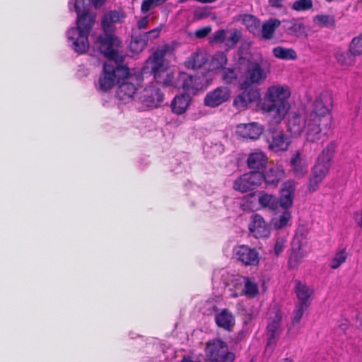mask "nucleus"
<instances>
[{"label": "nucleus", "instance_id": "2f4dec72", "mask_svg": "<svg viewBox=\"0 0 362 362\" xmlns=\"http://www.w3.org/2000/svg\"><path fill=\"white\" fill-rule=\"evenodd\" d=\"M274 56L282 60H296L298 57L296 52L293 48L277 46L273 48Z\"/></svg>", "mask_w": 362, "mask_h": 362}, {"label": "nucleus", "instance_id": "e433bc0d", "mask_svg": "<svg viewBox=\"0 0 362 362\" xmlns=\"http://www.w3.org/2000/svg\"><path fill=\"white\" fill-rule=\"evenodd\" d=\"M147 43L146 42L145 40H144L143 37L139 35L132 37L129 45V48L133 53L139 54L144 49Z\"/></svg>", "mask_w": 362, "mask_h": 362}, {"label": "nucleus", "instance_id": "49530a36", "mask_svg": "<svg viewBox=\"0 0 362 362\" xmlns=\"http://www.w3.org/2000/svg\"><path fill=\"white\" fill-rule=\"evenodd\" d=\"M244 293L250 297H255L258 293V287L256 283L245 278Z\"/></svg>", "mask_w": 362, "mask_h": 362}, {"label": "nucleus", "instance_id": "f8f14e48", "mask_svg": "<svg viewBox=\"0 0 362 362\" xmlns=\"http://www.w3.org/2000/svg\"><path fill=\"white\" fill-rule=\"evenodd\" d=\"M235 259L245 266H255L259 263V253L247 245H238L233 249Z\"/></svg>", "mask_w": 362, "mask_h": 362}, {"label": "nucleus", "instance_id": "de8ad7c7", "mask_svg": "<svg viewBox=\"0 0 362 362\" xmlns=\"http://www.w3.org/2000/svg\"><path fill=\"white\" fill-rule=\"evenodd\" d=\"M247 94L242 92L233 100V105L238 110L245 109L250 103V99L247 98Z\"/></svg>", "mask_w": 362, "mask_h": 362}, {"label": "nucleus", "instance_id": "4d7b16f0", "mask_svg": "<svg viewBox=\"0 0 362 362\" xmlns=\"http://www.w3.org/2000/svg\"><path fill=\"white\" fill-rule=\"evenodd\" d=\"M149 16H146L139 19L137 22V28L139 30L146 29L149 23Z\"/></svg>", "mask_w": 362, "mask_h": 362}, {"label": "nucleus", "instance_id": "6ab92c4d", "mask_svg": "<svg viewBox=\"0 0 362 362\" xmlns=\"http://www.w3.org/2000/svg\"><path fill=\"white\" fill-rule=\"evenodd\" d=\"M263 180L267 185L276 187L285 177V172L281 166L275 165L262 174Z\"/></svg>", "mask_w": 362, "mask_h": 362}, {"label": "nucleus", "instance_id": "774afa93", "mask_svg": "<svg viewBox=\"0 0 362 362\" xmlns=\"http://www.w3.org/2000/svg\"><path fill=\"white\" fill-rule=\"evenodd\" d=\"M362 228V227H361Z\"/></svg>", "mask_w": 362, "mask_h": 362}, {"label": "nucleus", "instance_id": "f257e3e1", "mask_svg": "<svg viewBox=\"0 0 362 362\" xmlns=\"http://www.w3.org/2000/svg\"><path fill=\"white\" fill-rule=\"evenodd\" d=\"M332 99L328 92L321 93L313 103L312 112L305 119V139L307 142L315 143L322 137L323 127L331 124L330 107Z\"/></svg>", "mask_w": 362, "mask_h": 362}, {"label": "nucleus", "instance_id": "58836bf2", "mask_svg": "<svg viewBox=\"0 0 362 362\" xmlns=\"http://www.w3.org/2000/svg\"><path fill=\"white\" fill-rule=\"evenodd\" d=\"M291 218V212L288 209H284V212L277 218H274V226L276 229H281L285 227Z\"/></svg>", "mask_w": 362, "mask_h": 362}, {"label": "nucleus", "instance_id": "9b49d317", "mask_svg": "<svg viewBox=\"0 0 362 362\" xmlns=\"http://www.w3.org/2000/svg\"><path fill=\"white\" fill-rule=\"evenodd\" d=\"M136 97L147 107H158L163 100V94L155 86L146 87Z\"/></svg>", "mask_w": 362, "mask_h": 362}, {"label": "nucleus", "instance_id": "9d476101", "mask_svg": "<svg viewBox=\"0 0 362 362\" xmlns=\"http://www.w3.org/2000/svg\"><path fill=\"white\" fill-rule=\"evenodd\" d=\"M171 51L169 45L165 44L157 48L146 62V68L151 69L153 74L168 67L165 64V57Z\"/></svg>", "mask_w": 362, "mask_h": 362}, {"label": "nucleus", "instance_id": "0eeeda50", "mask_svg": "<svg viewBox=\"0 0 362 362\" xmlns=\"http://www.w3.org/2000/svg\"><path fill=\"white\" fill-rule=\"evenodd\" d=\"M270 72L271 64L267 59L249 62L243 75L245 80L240 83L241 88L247 89L252 85L263 83Z\"/></svg>", "mask_w": 362, "mask_h": 362}, {"label": "nucleus", "instance_id": "4c0bfd02", "mask_svg": "<svg viewBox=\"0 0 362 362\" xmlns=\"http://www.w3.org/2000/svg\"><path fill=\"white\" fill-rule=\"evenodd\" d=\"M346 258L347 253L346 249H341L337 251L334 257L330 260L329 267L333 269H336L345 262Z\"/></svg>", "mask_w": 362, "mask_h": 362}, {"label": "nucleus", "instance_id": "79ce46f5", "mask_svg": "<svg viewBox=\"0 0 362 362\" xmlns=\"http://www.w3.org/2000/svg\"><path fill=\"white\" fill-rule=\"evenodd\" d=\"M204 315H211L218 310L216 300L214 298H209L204 301L201 307Z\"/></svg>", "mask_w": 362, "mask_h": 362}, {"label": "nucleus", "instance_id": "bb28decb", "mask_svg": "<svg viewBox=\"0 0 362 362\" xmlns=\"http://www.w3.org/2000/svg\"><path fill=\"white\" fill-rule=\"evenodd\" d=\"M190 101L189 94L176 95L171 103L173 112L176 115H181L185 112Z\"/></svg>", "mask_w": 362, "mask_h": 362}, {"label": "nucleus", "instance_id": "bf43d9fd", "mask_svg": "<svg viewBox=\"0 0 362 362\" xmlns=\"http://www.w3.org/2000/svg\"><path fill=\"white\" fill-rule=\"evenodd\" d=\"M106 0H94L93 4L95 8L100 7L105 1Z\"/></svg>", "mask_w": 362, "mask_h": 362}, {"label": "nucleus", "instance_id": "412c9836", "mask_svg": "<svg viewBox=\"0 0 362 362\" xmlns=\"http://www.w3.org/2000/svg\"><path fill=\"white\" fill-rule=\"evenodd\" d=\"M267 163V157L264 153L260 151H255L249 154L247 159V167L253 170V172H259L265 168Z\"/></svg>", "mask_w": 362, "mask_h": 362}, {"label": "nucleus", "instance_id": "4be33fe9", "mask_svg": "<svg viewBox=\"0 0 362 362\" xmlns=\"http://www.w3.org/2000/svg\"><path fill=\"white\" fill-rule=\"evenodd\" d=\"M268 141L269 143V147L274 151H284L287 148V139L281 131L277 129L270 131Z\"/></svg>", "mask_w": 362, "mask_h": 362}, {"label": "nucleus", "instance_id": "864d4df0", "mask_svg": "<svg viewBox=\"0 0 362 362\" xmlns=\"http://www.w3.org/2000/svg\"><path fill=\"white\" fill-rule=\"evenodd\" d=\"M286 239L284 237H278L276 239L274 245V252L276 255H279L285 247Z\"/></svg>", "mask_w": 362, "mask_h": 362}, {"label": "nucleus", "instance_id": "c9c22d12", "mask_svg": "<svg viewBox=\"0 0 362 362\" xmlns=\"http://www.w3.org/2000/svg\"><path fill=\"white\" fill-rule=\"evenodd\" d=\"M314 22L321 27L334 28L335 18L330 15H317L314 17Z\"/></svg>", "mask_w": 362, "mask_h": 362}, {"label": "nucleus", "instance_id": "f704fd0d", "mask_svg": "<svg viewBox=\"0 0 362 362\" xmlns=\"http://www.w3.org/2000/svg\"><path fill=\"white\" fill-rule=\"evenodd\" d=\"M356 55L354 54L351 52H341L338 51L336 53V59L337 62L345 67L352 66L355 63V57Z\"/></svg>", "mask_w": 362, "mask_h": 362}, {"label": "nucleus", "instance_id": "13d9d810", "mask_svg": "<svg viewBox=\"0 0 362 362\" xmlns=\"http://www.w3.org/2000/svg\"><path fill=\"white\" fill-rule=\"evenodd\" d=\"M285 0H268L270 6L276 8H281Z\"/></svg>", "mask_w": 362, "mask_h": 362}, {"label": "nucleus", "instance_id": "cd10ccee", "mask_svg": "<svg viewBox=\"0 0 362 362\" xmlns=\"http://www.w3.org/2000/svg\"><path fill=\"white\" fill-rule=\"evenodd\" d=\"M258 203L263 208H268L271 211H276L279 207V199L271 194L264 191L258 193Z\"/></svg>", "mask_w": 362, "mask_h": 362}, {"label": "nucleus", "instance_id": "4468645a", "mask_svg": "<svg viewBox=\"0 0 362 362\" xmlns=\"http://www.w3.org/2000/svg\"><path fill=\"white\" fill-rule=\"evenodd\" d=\"M249 230L256 238H267L271 233L269 224L258 214L252 215Z\"/></svg>", "mask_w": 362, "mask_h": 362}, {"label": "nucleus", "instance_id": "5fc2aeb1", "mask_svg": "<svg viewBox=\"0 0 362 362\" xmlns=\"http://www.w3.org/2000/svg\"><path fill=\"white\" fill-rule=\"evenodd\" d=\"M244 93L247 94V98L250 99V103L256 102L259 100L260 95L257 90L250 89L247 90L245 89Z\"/></svg>", "mask_w": 362, "mask_h": 362}, {"label": "nucleus", "instance_id": "09e8293b", "mask_svg": "<svg viewBox=\"0 0 362 362\" xmlns=\"http://www.w3.org/2000/svg\"><path fill=\"white\" fill-rule=\"evenodd\" d=\"M242 37V32L240 30H233L230 35L226 38L225 45L229 48L234 47Z\"/></svg>", "mask_w": 362, "mask_h": 362}, {"label": "nucleus", "instance_id": "473e14b6", "mask_svg": "<svg viewBox=\"0 0 362 362\" xmlns=\"http://www.w3.org/2000/svg\"><path fill=\"white\" fill-rule=\"evenodd\" d=\"M242 22L253 35H256L260 33V21L254 16L250 14L244 15Z\"/></svg>", "mask_w": 362, "mask_h": 362}, {"label": "nucleus", "instance_id": "a19ab883", "mask_svg": "<svg viewBox=\"0 0 362 362\" xmlns=\"http://www.w3.org/2000/svg\"><path fill=\"white\" fill-rule=\"evenodd\" d=\"M349 52L356 56L362 54V33L352 39L349 45Z\"/></svg>", "mask_w": 362, "mask_h": 362}, {"label": "nucleus", "instance_id": "a878e982", "mask_svg": "<svg viewBox=\"0 0 362 362\" xmlns=\"http://www.w3.org/2000/svg\"><path fill=\"white\" fill-rule=\"evenodd\" d=\"M283 29L288 35L297 37L301 36L305 33L304 25L296 19L284 21Z\"/></svg>", "mask_w": 362, "mask_h": 362}, {"label": "nucleus", "instance_id": "dca6fc26", "mask_svg": "<svg viewBox=\"0 0 362 362\" xmlns=\"http://www.w3.org/2000/svg\"><path fill=\"white\" fill-rule=\"evenodd\" d=\"M180 87H182L188 93L194 94L202 87V81L200 77L192 76L186 73L180 74L177 78Z\"/></svg>", "mask_w": 362, "mask_h": 362}, {"label": "nucleus", "instance_id": "338daca9", "mask_svg": "<svg viewBox=\"0 0 362 362\" xmlns=\"http://www.w3.org/2000/svg\"><path fill=\"white\" fill-rule=\"evenodd\" d=\"M69 4L71 5V1L69 2ZM71 9H72V8H71V7L70 6V7H69V10H71Z\"/></svg>", "mask_w": 362, "mask_h": 362}, {"label": "nucleus", "instance_id": "c03bdc74", "mask_svg": "<svg viewBox=\"0 0 362 362\" xmlns=\"http://www.w3.org/2000/svg\"><path fill=\"white\" fill-rule=\"evenodd\" d=\"M227 62L228 59L226 55L223 52H220L214 57L211 65L214 69H221L223 70L225 69V66L227 64Z\"/></svg>", "mask_w": 362, "mask_h": 362}, {"label": "nucleus", "instance_id": "f3484780", "mask_svg": "<svg viewBox=\"0 0 362 362\" xmlns=\"http://www.w3.org/2000/svg\"><path fill=\"white\" fill-rule=\"evenodd\" d=\"M132 77H129V75L123 79L122 81L118 86L116 95L117 97L122 101L127 102L131 100L137 90L136 86L132 83L130 80Z\"/></svg>", "mask_w": 362, "mask_h": 362}, {"label": "nucleus", "instance_id": "5701e85b", "mask_svg": "<svg viewBox=\"0 0 362 362\" xmlns=\"http://www.w3.org/2000/svg\"><path fill=\"white\" fill-rule=\"evenodd\" d=\"M217 325L226 330H230L235 325L233 315L228 309H223L215 316Z\"/></svg>", "mask_w": 362, "mask_h": 362}, {"label": "nucleus", "instance_id": "aec40b11", "mask_svg": "<svg viewBox=\"0 0 362 362\" xmlns=\"http://www.w3.org/2000/svg\"><path fill=\"white\" fill-rule=\"evenodd\" d=\"M237 133L243 138L255 140L262 133V129L257 123L240 124L237 127Z\"/></svg>", "mask_w": 362, "mask_h": 362}, {"label": "nucleus", "instance_id": "a211bd4d", "mask_svg": "<svg viewBox=\"0 0 362 362\" xmlns=\"http://www.w3.org/2000/svg\"><path fill=\"white\" fill-rule=\"evenodd\" d=\"M295 292L298 299V302L296 305L308 308L310 305V298L313 293V290L309 288L306 284L300 281H296Z\"/></svg>", "mask_w": 362, "mask_h": 362}, {"label": "nucleus", "instance_id": "7ed1b4c3", "mask_svg": "<svg viewBox=\"0 0 362 362\" xmlns=\"http://www.w3.org/2000/svg\"><path fill=\"white\" fill-rule=\"evenodd\" d=\"M289 96L288 89L281 86H273L267 90L262 110L268 114L274 123H280L287 114L290 108L287 101Z\"/></svg>", "mask_w": 362, "mask_h": 362}, {"label": "nucleus", "instance_id": "7c9ffc66", "mask_svg": "<svg viewBox=\"0 0 362 362\" xmlns=\"http://www.w3.org/2000/svg\"><path fill=\"white\" fill-rule=\"evenodd\" d=\"M207 58L202 52L193 53L185 62V66L188 69H196L201 68L207 62Z\"/></svg>", "mask_w": 362, "mask_h": 362}, {"label": "nucleus", "instance_id": "603ef678", "mask_svg": "<svg viewBox=\"0 0 362 362\" xmlns=\"http://www.w3.org/2000/svg\"><path fill=\"white\" fill-rule=\"evenodd\" d=\"M226 32L225 30L221 29V30H217L216 32L214 33L213 37H211V39L210 40V42L211 43L225 42L226 40Z\"/></svg>", "mask_w": 362, "mask_h": 362}, {"label": "nucleus", "instance_id": "6e6d98bb", "mask_svg": "<svg viewBox=\"0 0 362 362\" xmlns=\"http://www.w3.org/2000/svg\"><path fill=\"white\" fill-rule=\"evenodd\" d=\"M211 31V28L210 26L204 27V28L197 30L195 32V36L197 38L202 39V38L206 37Z\"/></svg>", "mask_w": 362, "mask_h": 362}, {"label": "nucleus", "instance_id": "69168bd1", "mask_svg": "<svg viewBox=\"0 0 362 362\" xmlns=\"http://www.w3.org/2000/svg\"><path fill=\"white\" fill-rule=\"evenodd\" d=\"M284 362H293V361L290 358H286Z\"/></svg>", "mask_w": 362, "mask_h": 362}, {"label": "nucleus", "instance_id": "3c124183", "mask_svg": "<svg viewBox=\"0 0 362 362\" xmlns=\"http://www.w3.org/2000/svg\"><path fill=\"white\" fill-rule=\"evenodd\" d=\"M307 308H304L302 305H296L295 309L293 312L292 317H291V322H292L293 326L299 324V322L303 317V315L305 310H307Z\"/></svg>", "mask_w": 362, "mask_h": 362}, {"label": "nucleus", "instance_id": "b1692460", "mask_svg": "<svg viewBox=\"0 0 362 362\" xmlns=\"http://www.w3.org/2000/svg\"><path fill=\"white\" fill-rule=\"evenodd\" d=\"M274 317L269 319L267 326L268 339L279 337L281 332V313L279 310H275Z\"/></svg>", "mask_w": 362, "mask_h": 362}, {"label": "nucleus", "instance_id": "8fccbe9b", "mask_svg": "<svg viewBox=\"0 0 362 362\" xmlns=\"http://www.w3.org/2000/svg\"><path fill=\"white\" fill-rule=\"evenodd\" d=\"M162 27L163 26L160 25L143 34H140V35L145 40L146 42L148 43V41H152L159 37Z\"/></svg>", "mask_w": 362, "mask_h": 362}, {"label": "nucleus", "instance_id": "052dcab7", "mask_svg": "<svg viewBox=\"0 0 362 362\" xmlns=\"http://www.w3.org/2000/svg\"><path fill=\"white\" fill-rule=\"evenodd\" d=\"M205 16V15L202 12L196 11L194 13V17L197 20H200L203 18Z\"/></svg>", "mask_w": 362, "mask_h": 362}, {"label": "nucleus", "instance_id": "393cba45", "mask_svg": "<svg viewBox=\"0 0 362 362\" xmlns=\"http://www.w3.org/2000/svg\"><path fill=\"white\" fill-rule=\"evenodd\" d=\"M291 170L296 177H303L308 172V165L300 156L299 151H296L291 159Z\"/></svg>", "mask_w": 362, "mask_h": 362}, {"label": "nucleus", "instance_id": "72a5a7b5", "mask_svg": "<svg viewBox=\"0 0 362 362\" xmlns=\"http://www.w3.org/2000/svg\"><path fill=\"white\" fill-rule=\"evenodd\" d=\"M153 76L157 83L165 86L173 85L174 76L173 74L168 70V67L163 69V70L158 71L153 74Z\"/></svg>", "mask_w": 362, "mask_h": 362}, {"label": "nucleus", "instance_id": "37998d69", "mask_svg": "<svg viewBox=\"0 0 362 362\" xmlns=\"http://www.w3.org/2000/svg\"><path fill=\"white\" fill-rule=\"evenodd\" d=\"M166 1L167 0H143L141 6V11L143 13H146L150 10L163 5Z\"/></svg>", "mask_w": 362, "mask_h": 362}, {"label": "nucleus", "instance_id": "20e7f679", "mask_svg": "<svg viewBox=\"0 0 362 362\" xmlns=\"http://www.w3.org/2000/svg\"><path fill=\"white\" fill-rule=\"evenodd\" d=\"M77 16V26L67 31V37L72 42L73 49L78 54H83L89 47L88 36L95 19V16L86 11L82 13H79Z\"/></svg>", "mask_w": 362, "mask_h": 362}, {"label": "nucleus", "instance_id": "e2e57ef3", "mask_svg": "<svg viewBox=\"0 0 362 362\" xmlns=\"http://www.w3.org/2000/svg\"><path fill=\"white\" fill-rule=\"evenodd\" d=\"M347 325H348V323L347 322H346V323H342L341 324L340 327L341 328L343 329V330H345L346 328L347 327Z\"/></svg>", "mask_w": 362, "mask_h": 362}, {"label": "nucleus", "instance_id": "6e6552de", "mask_svg": "<svg viewBox=\"0 0 362 362\" xmlns=\"http://www.w3.org/2000/svg\"><path fill=\"white\" fill-rule=\"evenodd\" d=\"M207 358L211 362H233L235 354L228 351L223 341H209L205 348Z\"/></svg>", "mask_w": 362, "mask_h": 362}, {"label": "nucleus", "instance_id": "ddd939ff", "mask_svg": "<svg viewBox=\"0 0 362 362\" xmlns=\"http://www.w3.org/2000/svg\"><path fill=\"white\" fill-rule=\"evenodd\" d=\"M230 90L228 88L220 86L206 93L204 104L206 107H216L228 101L230 98Z\"/></svg>", "mask_w": 362, "mask_h": 362}, {"label": "nucleus", "instance_id": "0e129e2a", "mask_svg": "<svg viewBox=\"0 0 362 362\" xmlns=\"http://www.w3.org/2000/svg\"><path fill=\"white\" fill-rule=\"evenodd\" d=\"M274 341H268L267 346H272Z\"/></svg>", "mask_w": 362, "mask_h": 362}, {"label": "nucleus", "instance_id": "2eb2a0df", "mask_svg": "<svg viewBox=\"0 0 362 362\" xmlns=\"http://www.w3.org/2000/svg\"><path fill=\"white\" fill-rule=\"evenodd\" d=\"M296 193V182L289 180L283 184L279 199V205L284 209H288L293 205Z\"/></svg>", "mask_w": 362, "mask_h": 362}, {"label": "nucleus", "instance_id": "c756f323", "mask_svg": "<svg viewBox=\"0 0 362 362\" xmlns=\"http://www.w3.org/2000/svg\"><path fill=\"white\" fill-rule=\"evenodd\" d=\"M281 25V21L276 18H270L262 25L260 33L264 40H270L273 37L276 29Z\"/></svg>", "mask_w": 362, "mask_h": 362}, {"label": "nucleus", "instance_id": "f03ea898", "mask_svg": "<svg viewBox=\"0 0 362 362\" xmlns=\"http://www.w3.org/2000/svg\"><path fill=\"white\" fill-rule=\"evenodd\" d=\"M124 17L123 13L118 11H110L105 13L102 26L104 30V35H99L96 40V45L98 51L105 57L110 59L121 60L119 57L118 52L113 49V46L116 45L118 39L113 35L115 30V24L121 22Z\"/></svg>", "mask_w": 362, "mask_h": 362}, {"label": "nucleus", "instance_id": "1a4fd4ad", "mask_svg": "<svg viewBox=\"0 0 362 362\" xmlns=\"http://www.w3.org/2000/svg\"><path fill=\"white\" fill-rule=\"evenodd\" d=\"M262 181V173L259 172L245 173L234 181L233 189L242 193L247 192L259 187Z\"/></svg>", "mask_w": 362, "mask_h": 362}, {"label": "nucleus", "instance_id": "39448f33", "mask_svg": "<svg viewBox=\"0 0 362 362\" xmlns=\"http://www.w3.org/2000/svg\"><path fill=\"white\" fill-rule=\"evenodd\" d=\"M106 57L108 62L104 63L103 73L98 80L99 89L103 92L112 88L116 83H119L121 79H124L129 74L127 67L119 65L123 61L121 55L119 54V57L122 58L119 61Z\"/></svg>", "mask_w": 362, "mask_h": 362}, {"label": "nucleus", "instance_id": "a18cd8bd", "mask_svg": "<svg viewBox=\"0 0 362 362\" xmlns=\"http://www.w3.org/2000/svg\"><path fill=\"white\" fill-rule=\"evenodd\" d=\"M313 3L312 0H296L292 4V9L297 11H304L312 8Z\"/></svg>", "mask_w": 362, "mask_h": 362}, {"label": "nucleus", "instance_id": "423d86ee", "mask_svg": "<svg viewBox=\"0 0 362 362\" xmlns=\"http://www.w3.org/2000/svg\"><path fill=\"white\" fill-rule=\"evenodd\" d=\"M334 151L335 144L332 142H330L326 148L322 150L312 170L308 185L309 191H316L319 185L327 176L330 168V162Z\"/></svg>", "mask_w": 362, "mask_h": 362}, {"label": "nucleus", "instance_id": "ea45409f", "mask_svg": "<svg viewBox=\"0 0 362 362\" xmlns=\"http://www.w3.org/2000/svg\"><path fill=\"white\" fill-rule=\"evenodd\" d=\"M221 78L226 84H232L237 81L238 74L234 69L225 68L221 72Z\"/></svg>", "mask_w": 362, "mask_h": 362}, {"label": "nucleus", "instance_id": "c85d7f7f", "mask_svg": "<svg viewBox=\"0 0 362 362\" xmlns=\"http://www.w3.org/2000/svg\"><path fill=\"white\" fill-rule=\"evenodd\" d=\"M305 127V119L299 115H293L288 120V129L293 136H298Z\"/></svg>", "mask_w": 362, "mask_h": 362}, {"label": "nucleus", "instance_id": "680f3d73", "mask_svg": "<svg viewBox=\"0 0 362 362\" xmlns=\"http://www.w3.org/2000/svg\"><path fill=\"white\" fill-rule=\"evenodd\" d=\"M297 257H298L297 254L292 255L291 257H290V262L291 263L293 261H294L296 263H298Z\"/></svg>", "mask_w": 362, "mask_h": 362}]
</instances>
